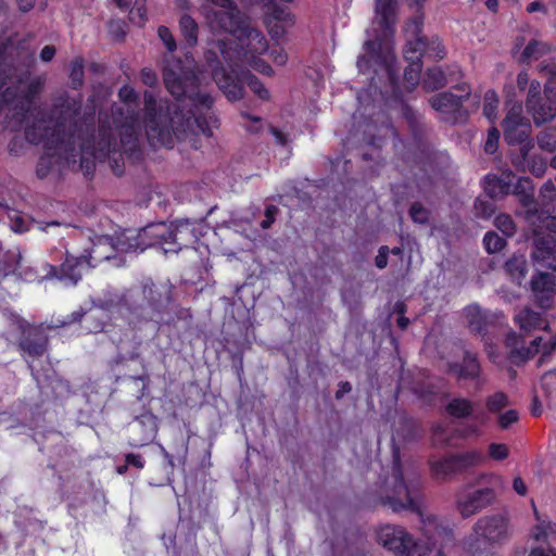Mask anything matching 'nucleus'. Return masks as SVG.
Instances as JSON below:
<instances>
[{
    "instance_id": "f704fd0d",
    "label": "nucleus",
    "mask_w": 556,
    "mask_h": 556,
    "mask_svg": "<svg viewBox=\"0 0 556 556\" xmlns=\"http://www.w3.org/2000/svg\"><path fill=\"white\" fill-rule=\"evenodd\" d=\"M402 115L405 118L414 139L421 140L426 134V125L422 121V116L408 104H403Z\"/></svg>"
},
{
    "instance_id": "1a4fd4ad",
    "label": "nucleus",
    "mask_w": 556,
    "mask_h": 556,
    "mask_svg": "<svg viewBox=\"0 0 556 556\" xmlns=\"http://www.w3.org/2000/svg\"><path fill=\"white\" fill-rule=\"evenodd\" d=\"M483 460L482 452L475 448L462 453H448L437 458L430 457L428 464L434 479L446 481L480 465Z\"/></svg>"
},
{
    "instance_id": "680f3d73",
    "label": "nucleus",
    "mask_w": 556,
    "mask_h": 556,
    "mask_svg": "<svg viewBox=\"0 0 556 556\" xmlns=\"http://www.w3.org/2000/svg\"><path fill=\"white\" fill-rule=\"evenodd\" d=\"M118 98L125 104H136L138 101V93L132 87L125 85L118 90Z\"/></svg>"
},
{
    "instance_id": "c9c22d12",
    "label": "nucleus",
    "mask_w": 556,
    "mask_h": 556,
    "mask_svg": "<svg viewBox=\"0 0 556 556\" xmlns=\"http://www.w3.org/2000/svg\"><path fill=\"white\" fill-rule=\"evenodd\" d=\"M376 13L381 20V26L391 28L396 20V0H376Z\"/></svg>"
},
{
    "instance_id": "4d7b16f0",
    "label": "nucleus",
    "mask_w": 556,
    "mask_h": 556,
    "mask_svg": "<svg viewBox=\"0 0 556 556\" xmlns=\"http://www.w3.org/2000/svg\"><path fill=\"white\" fill-rule=\"evenodd\" d=\"M538 143L542 150L554 152L556 150V130L547 128L538 137Z\"/></svg>"
},
{
    "instance_id": "69168bd1",
    "label": "nucleus",
    "mask_w": 556,
    "mask_h": 556,
    "mask_svg": "<svg viewBox=\"0 0 556 556\" xmlns=\"http://www.w3.org/2000/svg\"><path fill=\"white\" fill-rule=\"evenodd\" d=\"M245 62L249 63L255 71L260 72L263 75L271 76L274 74L273 67L267 62L262 60L260 56H255Z\"/></svg>"
},
{
    "instance_id": "473e14b6",
    "label": "nucleus",
    "mask_w": 556,
    "mask_h": 556,
    "mask_svg": "<svg viewBox=\"0 0 556 556\" xmlns=\"http://www.w3.org/2000/svg\"><path fill=\"white\" fill-rule=\"evenodd\" d=\"M532 148L533 142H528V144L520 147L521 163L533 176L540 178L545 174L547 165L543 157L529 154Z\"/></svg>"
},
{
    "instance_id": "4c0bfd02",
    "label": "nucleus",
    "mask_w": 556,
    "mask_h": 556,
    "mask_svg": "<svg viewBox=\"0 0 556 556\" xmlns=\"http://www.w3.org/2000/svg\"><path fill=\"white\" fill-rule=\"evenodd\" d=\"M179 28L188 47L193 48L198 43L199 25L189 14H182L179 20Z\"/></svg>"
},
{
    "instance_id": "9b49d317",
    "label": "nucleus",
    "mask_w": 556,
    "mask_h": 556,
    "mask_svg": "<svg viewBox=\"0 0 556 556\" xmlns=\"http://www.w3.org/2000/svg\"><path fill=\"white\" fill-rule=\"evenodd\" d=\"M42 88V81L35 78L29 81L25 88L18 86H9L0 93V114L8 106L13 105V117L20 127L27 121L31 104Z\"/></svg>"
},
{
    "instance_id": "412c9836",
    "label": "nucleus",
    "mask_w": 556,
    "mask_h": 556,
    "mask_svg": "<svg viewBox=\"0 0 556 556\" xmlns=\"http://www.w3.org/2000/svg\"><path fill=\"white\" fill-rule=\"evenodd\" d=\"M465 315L469 330L482 338H485L490 329L502 324L504 319L502 313H492L481 308L478 304L468 305L465 308Z\"/></svg>"
},
{
    "instance_id": "f03ea898",
    "label": "nucleus",
    "mask_w": 556,
    "mask_h": 556,
    "mask_svg": "<svg viewBox=\"0 0 556 556\" xmlns=\"http://www.w3.org/2000/svg\"><path fill=\"white\" fill-rule=\"evenodd\" d=\"M174 290L168 280L144 278L124 292L118 303L119 312L129 326L138 330L147 326L155 331L162 326L176 327L178 321L192 316L189 308L174 304Z\"/></svg>"
},
{
    "instance_id": "052dcab7",
    "label": "nucleus",
    "mask_w": 556,
    "mask_h": 556,
    "mask_svg": "<svg viewBox=\"0 0 556 556\" xmlns=\"http://www.w3.org/2000/svg\"><path fill=\"white\" fill-rule=\"evenodd\" d=\"M157 35L169 52H174L177 49L176 40L168 27L160 26L157 28Z\"/></svg>"
},
{
    "instance_id": "f8f14e48",
    "label": "nucleus",
    "mask_w": 556,
    "mask_h": 556,
    "mask_svg": "<svg viewBox=\"0 0 556 556\" xmlns=\"http://www.w3.org/2000/svg\"><path fill=\"white\" fill-rule=\"evenodd\" d=\"M155 238L165 253H178L184 248H189L198 241L193 224L188 219L178 220L169 227L164 224L156 225Z\"/></svg>"
},
{
    "instance_id": "8fccbe9b",
    "label": "nucleus",
    "mask_w": 556,
    "mask_h": 556,
    "mask_svg": "<svg viewBox=\"0 0 556 556\" xmlns=\"http://www.w3.org/2000/svg\"><path fill=\"white\" fill-rule=\"evenodd\" d=\"M498 98L494 90H488L484 93L483 115L490 121L494 122L497 116Z\"/></svg>"
},
{
    "instance_id": "e2e57ef3",
    "label": "nucleus",
    "mask_w": 556,
    "mask_h": 556,
    "mask_svg": "<svg viewBox=\"0 0 556 556\" xmlns=\"http://www.w3.org/2000/svg\"><path fill=\"white\" fill-rule=\"evenodd\" d=\"M539 47H540V43L536 40H534V39L530 40L521 53V61L529 62L531 59H534V60L539 59V56H540Z\"/></svg>"
},
{
    "instance_id": "09e8293b",
    "label": "nucleus",
    "mask_w": 556,
    "mask_h": 556,
    "mask_svg": "<svg viewBox=\"0 0 556 556\" xmlns=\"http://www.w3.org/2000/svg\"><path fill=\"white\" fill-rule=\"evenodd\" d=\"M483 245L489 254L497 253L506 247V239L494 231H488L483 237Z\"/></svg>"
},
{
    "instance_id": "338daca9",
    "label": "nucleus",
    "mask_w": 556,
    "mask_h": 556,
    "mask_svg": "<svg viewBox=\"0 0 556 556\" xmlns=\"http://www.w3.org/2000/svg\"><path fill=\"white\" fill-rule=\"evenodd\" d=\"M518 418L517 410L508 409L498 416V426L501 429H508L513 424L518 421Z\"/></svg>"
},
{
    "instance_id": "5701e85b",
    "label": "nucleus",
    "mask_w": 556,
    "mask_h": 556,
    "mask_svg": "<svg viewBox=\"0 0 556 556\" xmlns=\"http://www.w3.org/2000/svg\"><path fill=\"white\" fill-rule=\"evenodd\" d=\"M211 23L218 29L238 37L248 25V21L239 12L237 4L231 8L218 9L212 12Z\"/></svg>"
},
{
    "instance_id": "a211bd4d",
    "label": "nucleus",
    "mask_w": 556,
    "mask_h": 556,
    "mask_svg": "<svg viewBox=\"0 0 556 556\" xmlns=\"http://www.w3.org/2000/svg\"><path fill=\"white\" fill-rule=\"evenodd\" d=\"M476 535L490 543H502L508 539V519L502 514L484 516L475 523Z\"/></svg>"
},
{
    "instance_id": "20e7f679",
    "label": "nucleus",
    "mask_w": 556,
    "mask_h": 556,
    "mask_svg": "<svg viewBox=\"0 0 556 556\" xmlns=\"http://www.w3.org/2000/svg\"><path fill=\"white\" fill-rule=\"evenodd\" d=\"M426 527L429 528L426 530L428 536L426 544L414 540L403 527L390 525L380 529L378 539L386 548L397 556H426L441 539L450 540L453 538V530L440 526L435 517H429Z\"/></svg>"
},
{
    "instance_id": "de8ad7c7",
    "label": "nucleus",
    "mask_w": 556,
    "mask_h": 556,
    "mask_svg": "<svg viewBox=\"0 0 556 556\" xmlns=\"http://www.w3.org/2000/svg\"><path fill=\"white\" fill-rule=\"evenodd\" d=\"M505 344L510 349L508 358L509 361L517 366V361L519 356L514 355L515 351H520L525 346V338L513 330H509L505 338Z\"/></svg>"
},
{
    "instance_id": "9d476101",
    "label": "nucleus",
    "mask_w": 556,
    "mask_h": 556,
    "mask_svg": "<svg viewBox=\"0 0 556 556\" xmlns=\"http://www.w3.org/2000/svg\"><path fill=\"white\" fill-rule=\"evenodd\" d=\"M460 91L459 94L451 90L442 91L432 96L428 102L430 106L442 115V119L451 124H462L468 118V111L464 106L471 94L469 85L463 83L453 87Z\"/></svg>"
},
{
    "instance_id": "a19ab883",
    "label": "nucleus",
    "mask_w": 556,
    "mask_h": 556,
    "mask_svg": "<svg viewBox=\"0 0 556 556\" xmlns=\"http://www.w3.org/2000/svg\"><path fill=\"white\" fill-rule=\"evenodd\" d=\"M430 432L431 446L435 448H445L451 446L453 437L447 432V429L443 424H433Z\"/></svg>"
},
{
    "instance_id": "3c124183",
    "label": "nucleus",
    "mask_w": 556,
    "mask_h": 556,
    "mask_svg": "<svg viewBox=\"0 0 556 556\" xmlns=\"http://www.w3.org/2000/svg\"><path fill=\"white\" fill-rule=\"evenodd\" d=\"M410 219L418 225H428L430 222V211L420 202L412 203L409 207Z\"/></svg>"
},
{
    "instance_id": "603ef678",
    "label": "nucleus",
    "mask_w": 556,
    "mask_h": 556,
    "mask_svg": "<svg viewBox=\"0 0 556 556\" xmlns=\"http://www.w3.org/2000/svg\"><path fill=\"white\" fill-rule=\"evenodd\" d=\"M508 403L509 402L507 394L502 391H498L486 397L485 407L490 413L496 414L500 413L503 408H505L508 405Z\"/></svg>"
},
{
    "instance_id": "6e6d98bb",
    "label": "nucleus",
    "mask_w": 556,
    "mask_h": 556,
    "mask_svg": "<svg viewBox=\"0 0 556 556\" xmlns=\"http://www.w3.org/2000/svg\"><path fill=\"white\" fill-rule=\"evenodd\" d=\"M391 191L396 204H400L416 195L408 181L392 186Z\"/></svg>"
},
{
    "instance_id": "aec40b11",
    "label": "nucleus",
    "mask_w": 556,
    "mask_h": 556,
    "mask_svg": "<svg viewBox=\"0 0 556 556\" xmlns=\"http://www.w3.org/2000/svg\"><path fill=\"white\" fill-rule=\"evenodd\" d=\"M121 148L117 154H111L110 159H106L111 165L113 173L116 176H122L125 172V164L123 156L125 155L132 163L140 162L142 160V151L139 144L137 135L134 131H126L121 137Z\"/></svg>"
},
{
    "instance_id": "6e6552de",
    "label": "nucleus",
    "mask_w": 556,
    "mask_h": 556,
    "mask_svg": "<svg viewBox=\"0 0 556 556\" xmlns=\"http://www.w3.org/2000/svg\"><path fill=\"white\" fill-rule=\"evenodd\" d=\"M67 134H75L78 169L83 170L86 178L91 179L96 170V161H98V154L94 151V115L74 119L68 126Z\"/></svg>"
},
{
    "instance_id": "774afa93",
    "label": "nucleus",
    "mask_w": 556,
    "mask_h": 556,
    "mask_svg": "<svg viewBox=\"0 0 556 556\" xmlns=\"http://www.w3.org/2000/svg\"><path fill=\"white\" fill-rule=\"evenodd\" d=\"M279 210L276 205L269 204L265 207V218L261 222L263 229H269L276 220Z\"/></svg>"
},
{
    "instance_id": "72a5a7b5",
    "label": "nucleus",
    "mask_w": 556,
    "mask_h": 556,
    "mask_svg": "<svg viewBox=\"0 0 556 556\" xmlns=\"http://www.w3.org/2000/svg\"><path fill=\"white\" fill-rule=\"evenodd\" d=\"M446 84V75L440 66L427 68L421 78V87L426 92H433L435 90H439L445 87Z\"/></svg>"
},
{
    "instance_id": "0eeeda50",
    "label": "nucleus",
    "mask_w": 556,
    "mask_h": 556,
    "mask_svg": "<svg viewBox=\"0 0 556 556\" xmlns=\"http://www.w3.org/2000/svg\"><path fill=\"white\" fill-rule=\"evenodd\" d=\"M384 484L386 490L378 500L380 505L388 506L393 511L409 510L420 514L419 504L405 483L401 455L397 448H394L392 454L391 478H387Z\"/></svg>"
},
{
    "instance_id": "2eb2a0df",
    "label": "nucleus",
    "mask_w": 556,
    "mask_h": 556,
    "mask_svg": "<svg viewBox=\"0 0 556 556\" xmlns=\"http://www.w3.org/2000/svg\"><path fill=\"white\" fill-rule=\"evenodd\" d=\"M76 467V453L67 446H62L58 450L56 457L51 459L48 468L54 470L58 475L59 486L58 491L62 501H70L72 492L68 491L67 485L72 484L75 489L76 477L71 473L72 469ZM75 491L73 490V493Z\"/></svg>"
},
{
    "instance_id": "13d9d810",
    "label": "nucleus",
    "mask_w": 556,
    "mask_h": 556,
    "mask_svg": "<svg viewBox=\"0 0 556 556\" xmlns=\"http://www.w3.org/2000/svg\"><path fill=\"white\" fill-rule=\"evenodd\" d=\"M500 130L496 127H491L488 130V137L484 143V151L488 154H494L498 148Z\"/></svg>"
},
{
    "instance_id": "79ce46f5",
    "label": "nucleus",
    "mask_w": 556,
    "mask_h": 556,
    "mask_svg": "<svg viewBox=\"0 0 556 556\" xmlns=\"http://www.w3.org/2000/svg\"><path fill=\"white\" fill-rule=\"evenodd\" d=\"M539 208L552 210L556 204V186L552 180L545 181L539 191Z\"/></svg>"
},
{
    "instance_id": "6ab92c4d",
    "label": "nucleus",
    "mask_w": 556,
    "mask_h": 556,
    "mask_svg": "<svg viewBox=\"0 0 556 556\" xmlns=\"http://www.w3.org/2000/svg\"><path fill=\"white\" fill-rule=\"evenodd\" d=\"M236 39V48L244 62L262 55L268 49L265 36L258 29L251 27L249 23Z\"/></svg>"
},
{
    "instance_id": "7ed1b4c3",
    "label": "nucleus",
    "mask_w": 556,
    "mask_h": 556,
    "mask_svg": "<svg viewBox=\"0 0 556 556\" xmlns=\"http://www.w3.org/2000/svg\"><path fill=\"white\" fill-rule=\"evenodd\" d=\"M25 138L31 144H43V154L36 166L38 178H46L52 168L76 166L75 134H67L63 116L53 124L46 119H36L25 127Z\"/></svg>"
},
{
    "instance_id": "a878e982",
    "label": "nucleus",
    "mask_w": 556,
    "mask_h": 556,
    "mask_svg": "<svg viewBox=\"0 0 556 556\" xmlns=\"http://www.w3.org/2000/svg\"><path fill=\"white\" fill-rule=\"evenodd\" d=\"M515 174L511 170L503 172L502 175L488 174L482 180V188L488 198L500 200L511 191Z\"/></svg>"
},
{
    "instance_id": "39448f33",
    "label": "nucleus",
    "mask_w": 556,
    "mask_h": 556,
    "mask_svg": "<svg viewBox=\"0 0 556 556\" xmlns=\"http://www.w3.org/2000/svg\"><path fill=\"white\" fill-rule=\"evenodd\" d=\"M533 233L532 257L543 268L556 271V216L551 210L536 208L531 218H526Z\"/></svg>"
},
{
    "instance_id": "c03bdc74",
    "label": "nucleus",
    "mask_w": 556,
    "mask_h": 556,
    "mask_svg": "<svg viewBox=\"0 0 556 556\" xmlns=\"http://www.w3.org/2000/svg\"><path fill=\"white\" fill-rule=\"evenodd\" d=\"M264 18H270L273 22L276 21L287 25L293 24V18L289 10L275 2H270L268 5Z\"/></svg>"
},
{
    "instance_id": "2f4dec72",
    "label": "nucleus",
    "mask_w": 556,
    "mask_h": 556,
    "mask_svg": "<svg viewBox=\"0 0 556 556\" xmlns=\"http://www.w3.org/2000/svg\"><path fill=\"white\" fill-rule=\"evenodd\" d=\"M453 369L459 378L473 380L480 376L481 366L477 355L466 351L462 363L454 365Z\"/></svg>"
},
{
    "instance_id": "0e129e2a",
    "label": "nucleus",
    "mask_w": 556,
    "mask_h": 556,
    "mask_svg": "<svg viewBox=\"0 0 556 556\" xmlns=\"http://www.w3.org/2000/svg\"><path fill=\"white\" fill-rule=\"evenodd\" d=\"M264 23L267 27L268 33L275 39H279L285 35V28L288 26L287 24L276 22L270 18H264Z\"/></svg>"
},
{
    "instance_id": "cd10ccee",
    "label": "nucleus",
    "mask_w": 556,
    "mask_h": 556,
    "mask_svg": "<svg viewBox=\"0 0 556 556\" xmlns=\"http://www.w3.org/2000/svg\"><path fill=\"white\" fill-rule=\"evenodd\" d=\"M531 289L536 305L542 309H548L554 300L555 282L547 273H539L531 280Z\"/></svg>"
},
{
    "instance_id": "a18cd8bd",
    "label": "nucleus",
    "mask_w": 556,
    "mask_h": 556,
    "mask_svg": "<svg viewBox=\"0 0 556 556\" xmlns=\"http://www.w3.org/2000/svg\"><path fill=\"white\" fill-rule=\"evenodd\" d=\"M414 394L428 406H433L435 404L439 391L435 386L430 383H424L417 386L414 389Z\"/></svg>"
},
{
    "instance_id": "bb28decb",
    "label": "nucleus",
    "mask_w": 556,
    "mask_h": 556,
    "mask_svg": "<svg viewBox=\"0 0 556 556\" xmlns=\"http://www.w3.org/2000/svg\"><path fill=\"white\" fill-rule=\"evenodd\" d=\"M534 182L529 177H519L511 186V191L517 197L520 205L525 208L523 217L531 218L539 207V203L534 198Z\"/></svg>"
},
{
    "instance_id": "ddd939ff",
    "label": "nucleus",
    "mask_w": 556,
    "mask_h": 556,
    "mask_svg": "<svg viewBox=\"0 0 556 556\" xmlns=\"http://www.w3.org/2000/svg\"><path fill=\"white\" fill-rule=\"evenodd\" d=\"M526 108L535 125H542L556 115V94L546 86L542 96L540 83L533 80L530 83Z\"/></svg>"
},
{
    "instance_id": "b1692460",
    "label": "nucleus",
    "mask_w": 556,
    "mask_h": 556,
    "mask_svg": "<svg viewBox=\"0 0 556 556\" xmlns=\"http://www.w3.org/2000/svg\"><path fill=\"white\" fill-rule=\"evenodd\" d=\"M86 264H89V258L86 255L72 256L67 254L60 266H50L49 275L74 286L81 279V269Z\"/></svg>"
},
{
    "instance_id": "dca6fc26",
    "label": "nucleus",
    "mask_w": 556,
    "mask_h": 556,
    "mask_svg": "<svg viewBox=\"0 0 556 556\" xmlns=\"http://www.w3.org/2000/svg\"><path fill=\"white\" fill-rule=\"evenodd\" d=\"M20 338L18 351L22 356L31 358L41 357L48 348V336L41 326L18 321Z\"/></svg>"
},
{
    "instance_id": "c85d7f7f",
    "label": "nucleus",
    "mask_w": 556,
    "mask_h": 556,
    "mask_svg": "<svg viewBox=\"0 0 556 556\" xmlns=\"http://www.w3.org/2000/svg\"><path fill=\"white\" fill-rule=\"evenodd\" d=\"M445 414L454 419H468L475 418L480 425H484L486 421V415L480 413L473 415L475 403L463 396H455L451 399L444 407Z\"/></svg>"
},
{
    "instance_id": "c756f323",
    "label": "nucleus",
    "mask_w": 556,
    "mask_h": 556,
    "mask_svg": "<svg viewBox=\"0 0 556 556\" xmlns=\"http://www.w3.org/2000/svg\"><path fill=\"white\" fill-rule=\"evenodd\" d=\"M94 151L98 154L99 162H105L111 154H117V142L110 126L100 125L98 134L94 132Z\"/></svg>"
},
{
    "instance_id": "864d4df0",
    "label": "nucleus",
    "mask_w": 556,
    "mask_h": 556,
    "mask_svg": "<svg viewBox=\"0 0 556 556\" xmlns=\"http://www.w3.org/2000/svg\"><path fill=\"white\" fill-rule=\"evenodd\" d=\"M542 338L536 337L534 338L529 346H523L520 351H515L514 355L519 356V359L517 361V366H521L525 363H527L529 359H531L535 354L539 353V349L541 345Z\"/></svg>"
},
{
    "instance_id": "f257e3e1",
    "label": "nucleus",
    "mask_w": 556,
    "mask_h": 556,
    "mask_svg": "<svg viewBox=\"0 0 556 556\" xmlns=\"http://www.w3.org/2000/svg\"><path fill=\"white\" fill-rule=\"evenodd\" d=\"M163 81L175 102L157 103L152 91L143 92V123L149 144L172 149L175 139L187 140L192 136L212 137L218 127L213 112L214 99L200 90L198 74L182 65L180 60L163 68Z\"/></svg>"
},
{
    "instance_id": "58836bf2",
    "label": "nucleus",
    "mask_w": 556,
    "mask_h": 556,
    "mask_svg": "<svg viewBox=\"0 0 556 556\" xmlns=\"http://www.w3.org/2000/svg\"><path fill=\"white\" fill-rule=\"evenodd\" d=\"M408 62L407 67L404 71V83L408 91H413L420 80V74L422 70V62L420 59H405Z\"/></svg>"
},
{
    "instance_id": "4468645a",
    "label": "nucleus",
    "mask_w": 556,
    "mask_h": 556,
    "mask_svg": "<svg viewBox=\"0 0 556 556\" xmlns=\"http://www.w3.org/2000/svg\"><path fill=\"white\" fill-rule=\"evenodd\" d=\"M422 20V13L413 20L416 38L407 42L404 50V58L421 60L422 56L427 55L434 60H442L445 56L446 51L441 40L438 37L429 39L425 36H420Z\"/></svg>"
},
{
    "instance_id": "37998d69",
    "label": "nucleus",
    "mask_w": 556,
    "mask_h": 556,
    "mask_svg": "<svg viewBox=\"0 0 556 556\" xmlns=\"http://www.w3.org/2000/svg\"><path fill=\"white\" fill-rule=\"evenodd\" d=\"M70 80L71 87L75 90H78L84 86L85 72L84 59L81 56H77L71 62Z\"/></svg>"
},
{
    "instance_id": "e433bc0d",
    "label": "nucleus",
    "mask_w": 556,
    "mask_h": 556,
    "mask_svg": "<svg viewBox=\"0 0 556 556\" xmlns=\"http://www.w3.org/2000/svg\"><path fill=\"white\" fill-rule=\"evenodd\" d=\"M21 253L17 249L3 250L0 247V275L7 277L15 274L21 263Z\"/></svg>"
},
{
    "instance_id": "49530a36",
    "label": "nucleus",
    "mask_w": 556,
    "mask_h": 556,
    "mask_svg": "<svg viewBox=\"0 0 556 556\" xmlns=\"http://www.w3.org/2000/svg\"><path fill=\"white\" fill-rule=\"evenodd\" d=\"M495 200L478 197L473 203V214L477 218L489 219L495 213Z\"/></svg>"
},
{
    "instance_id": "bf43d9fd",
    "label": "nucleus",
    "mask_w": 556,
    "mask_h": 556,
    "mask_svg": "<svg viewBox=\"0 0 556 556\" xmlns=\"http://www.w3.org/2000/svg\"><path fill=\"white\" fill-rule=\"evenodd\" d=\"M489 456L493 460H504L509 456V448L504 443H491L489 445Z\"/></svg>"
},
{
    "instance_id": "f3484780",
    "label": "nucleus",
    "mask_w": 556,
    "mask_h": 556,
    "mask_svg": "<svg viewBox=\"0 0 556 556\" xmlns=\"http://www.w3.org/2000/svg\"><path fill=\"white\" fill-rule=\"evenodd\" d=\"M503 130L505 141L509 146L520 144L526 146L532 142L530 139L531 124L522 114V105L520 103L514 104L507 112L503 121Z\"/></svg>"
},
{
    "instance_id": "ea45409f",
    "label": "nucleus",
    "mask_w": 556,
    "mask_h": 556,
    "mask_svg": "<svg viewBox=\"0 0 556 556\" xmlns=\"http://www.w3.org/2000/svg\"><path fill=\"white\" fill-rule=\"evenodd\" d=\"M505 269L514 280H517L518 283H520L521 280L526 277L528 270V264L525 256H511L506 261Z\"/></svg>"
},
{
    "instance_id": "5fc2aeb1",
    "label": "nucleus",
    "mask_w": 556,
    "mask_h": 556,
    "mask_svg": "<svg viewBox=\"0 0 556 556\" xmlns=\"http://www.w3.org/2000/svg\"><path fill=\"white\" fill-rule=\"evenodd\" d=\"M494 225L505 237H513L516 233V224L508 214H498L494 219Z\"/></svg>"
},
{
    "instance_id": "4be33fe9",
    "label": "nucleus",
    "mask_w": 556,
    "mask_h": 556,
    "mask_svg": "<svg viewBox=\"0 0 556 556\" xmlns=\"http://www.w3.org/2000/svg\"><path fill=\"white\" fill-rule=\"evenodd\" d=\"M155 232L156 225L148 226L138 233L131 230H125L116 237L112 245L116 251L123 253L143 252L148 247L157 243L156 240L154 242H147L144 240L149 235L155 237Z\"/></svg>"
},
{
    "instance_id": "7c9ffc66",
    "label": "nucleus",
    "mask_w": 556,
    "mask_h": 556,
    "mask_svg": "<svg viewBox=\"0 0 556 556\" xmlns=\"http://www.w3.org/2000/svg\"><path fill=\"white\" fill-rule=\"evenodd\" d=\"M514 321L525 333H530L538 329L547 330L549 327L541 313L534 312L529 307H525L516 314Z\"/></svg>"
},
{
    "instance_id": "393cba45",
    "label": "nucleus",
    "mask_w": 556,
    "mask_h": 556,
    "mask_svg": "<svg viewBox=\"0 0 556 556\" xmlns=\"http://www.w3.org/2000/svg\"><path fill=\"white\" fill-rule=\"evenodd\" d=\"M494 500L495 493L493 489H479L458 500V510L464 518H468L490 506Z\"/></svg>"
},
{
    "instance_id": "423d86ee",
    "label": "nucleus",
    "mask_w": 556,
    "mask_h": 556,
    "mask_svg": "<svg viewBox=\"0 0 556 556\" xmlns=\"http://www.w3.org/2000/svg\"><path fill=\"white\" fill-rule=\"evenodd\" d=\"M212 77L229 101H238L243 97L244 83L261 100L267 101L270 98L268 89L255 75L249 71L226 68L219 60H216V66L212 68Z\"/></svg>"
}]
</instances>
